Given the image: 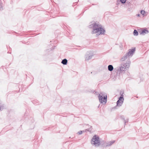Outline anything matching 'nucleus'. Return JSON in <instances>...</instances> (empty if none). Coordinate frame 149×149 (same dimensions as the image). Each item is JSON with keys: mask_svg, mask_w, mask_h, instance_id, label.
<instances>
[{"mask_svg": "<svg viewBox=\"0 0 149 149\" xmlns=\"http://www.w3.org/2000/svg\"><path fill=\"white\" fill-rule=\"evenodd\" d=\"M130 4H130V2H127L126 3V5L127 6H128V7L130 6Z\"/></svg>", "mask_w": 149, "mask_h": 149, "instance_id": "nucleus-16", "label": "nucleus"}, {"mask_svg": "<svg viewBox=\"0 0 149 149\" xmlns=\"http://www.w3.org/2000/svg\"><path fill=\"white\" fill-rule=\"evenodd\" d=\"M83 132H84V131H79L77 132V134H78L79 135H81L82 134Z\"/></svg>", "mask_w": 149, "mask_h": 149, "instance_id": "nucleus-17", "label": "nucleus"}, {"mask_svg": "<svg viewBox=\"0 0 149 149\" xmlns=\"http://www.w3.org/2000/svg\"><path fill=\"white\" fill-rule=\"evenodd\" d=\"M136 16L138 17H139L140 16V15L139 14H137Z\"/></svg>", "mask_w": 149, "mask_h": 149, "instance_id": "nucleus-21", "label": "nucleus"}, {"mask_svg": "<svg viewBox=\"0 0 149 149\" xmlns=\"http://www.w3.org/2000/svg\"><path fill=\"white\" fill-rule=\"evenodd\" d=\"M133 34L134 36H137L138 35V33L137 31L136 30H134L133 32Z\"/></svg>", "mask_w": 149, "mask_h": 149, "instance_id": "nucleus-12", "label": "nucleus"}, {"mask_svg": "<svg viewBox=\"0 0 149 149\" xmlns=\"http://www.w3.org/2000/svg\"><path fill=\"white\" fill-rule=\"evenodd\" d=\"M108 70L110 71H111L113 70V68L112 65H110L108 66Z\"/></svg>", "mask_w": 149, "mask_h": 149, "instance_id": "nucleus-9", "label": "nucleus"}, {"mask_svg": "<svg viewBox=\"0 0 149 149\" xmlns=\"http://www.w3.org/2000/svg\"><path fill=\"white\" fill-rule=\"evenodd\" d=\"M4 109V106L3 105L1 104V103H0V111H2Z\"/></svg>", "mask_w": 149, "mask_h": 149, "instance_id": "nucleus-14", "label": "nucleus"}, {"mask_svg": "<svg viewBox=\"0 0 149 149\" xmlns=\"http://www.w3.org/2000/svg\"><path fill=\"white\" fill-rule=\"evenodd\" d=\"M67 62L68 61L67 59L66 58H65L62 60L61 63L63 65H66L67 63Z\"/></svg>", "mask_w": 149, "mask_h": 149, "instance_id": "nucleus-10", "label": "nucleus"}, {"mask_svg": "<svg viewBox=\"0 0 149 149\" xmlns=\"http://www.w3.org/2000/svg\"><path fill=\"white\" fill-rule=\"evenodd\" d=\"M98 98L99 101L101 104H104L106 103L107 96L105 93H100L98 95Z\"/></svg>", "mask_w": 149, "mask_h": 149, "instance_id": "nucleus-3", "label": "nucleus"}, {"mask_svg": "<svg viewBox=\"0 0 149 149\" xmlns=\"http://www.w3.org/2000/svg\"><path fill=\"white\" fill-rule=\"evenodd\" d=\"M86 130L87 131H89V129H86Z\"/></svg>", "mask_w": 149, "mask_h": 149, "instance_id": "nucleus-22", "label": "nucleus"}, {"mask_svg": "<svg viewBox=\"0 0 149 149\" xmlns=\"http://www.w3.org/2000/svg\"><path fill=\"white\" fill-rule=\"evenodd\" d=\"M124 122L125 123V125H126V123L127 122H128V119H127L126 120H124Z\"/></svg>", "mask_w": 149, "mask_h": 149, "instance_id": "nucleus-19", "label": "nucleus"}, {"mask_svg": "<svg viewBox=\"0 0 149 149\" xmlns=\"http://www.w3.org/2000/svg\"><path fill=\"white\" fill-rule=\"evenodd\" d=\"M107 142H104L102 143V147H107Z\"/></svg>", "mask_w": 149, "mask_h": 149, "instance_id": "nucleus-13", "label": "nucleus"}, {"mask_svg": "<svg viewBox=\"0 0 149 149\" xmlns=\"http://www.w3.org/2000/svg\"><path fill=\"white\" fill-rule=\"evenodd\" d=\"M145 13V12L144 10H141V13L143 15H144V14Z\"/></svg>", "mask_w": 149, "mask_h": 149, "instance_id": "nucleus-15", "label": "nucleus"}, {"mask_svg": "<svg viewBox=\"0 0 149 149\" xmlns=\"http://www.w3.org/2000/svg\"><path fill=\"white\" fill-rule=\"evenodd\" d=\"M91 143L95 147H98L100 144L99 137L95 135L91 140Z\"/></svg>", "mask_w": 149, "mask_h": 149, "instance_id": "nucleus-4", "label": "nucleus"}, {"mask_svg": "<svg viewBox=\"0 0 149 149\" xmlns=\"http://www.w3.org/2000/svg\"><path fill=\"white\" fill-rule=\"evenodd\" d=\"M129 58L127 55L125 54L123 56L121 59V61L123 62L121 65L120 68V72H122L123 71H125L127 68H128L130 63V60L128 58L126 62L125 61Z\"/></svg>", "mask_w": 149, "mask_h": 149, "instance_id": "nucleus-1", "label": "nucleus"}, {"mask_svg": "<svg viewBox=\"0 0 149 149\" xmlns=\"http://www.w3.org/2000/svg\"><path fill=\"white\" fill-rule=\"evenodd\" d=\"M92 56L93 55H92L90 56H89L88 55H87L86 56V60L87 61H88L92 58Z\"/></svg>", "mask_w": 149, "mask_h": 149, "instance_id": "nucleus-11", "label": "nucleus"}, {"mask_svg": "<svg viewBox=\"0 0 149 149\" xmlns=\"http://www.w3.org/2000/svg\"><path fill=\"white\" fill-rule=\"evenodd\" d=\"M120 118L121 119H122V120H125V118H124V116H121L120 117Z\"/></svg>", "mask_w": 149, "mask_h": 149, "instance_id": "nucleus-20", "label": "nucleus"}, {"mask_svg": "<svg viewBox=\"0 0 149 149\" xmlns=\"http://www.w3.org/2000/svg\"><path fill=\"white\" fill-rule=\"evenodd\" d=\"M135 51V48L132 49H129L128 50V52L126 54L129 57L130 56L131 57L132 56L133 54H134Z\"/></svg>", "mask_w": 149, "mask_h": 149, "instance_id": "nucleus-6", "label": "nucleus"}, {"mask_svg": "<svg viewBox=\"0 0 149 149\" xmlns=\"http://www.w3.org/2000/svg\"><path fill=\"white\" fill-rule=\"evenodd\" d=\"M116 142L115 140H112L109 141H107V147L110 146H111L113 143Z\"/></svg>", "mask_w": 149, "mask_h": 149, "instance_id": "nucleus-8", "label": "nucleus"}, {"mask_svg": "<svg viewBox=\"0 0 149 149\" xmlns=\"http://www.w3.org/2000/svg\"><path fill=\"white\" fill-rule=\"evenodd\" d=\"M122 92H120L121 95L119 98V99L117 102V105L118 106H121L123 102L124 99L123 98V93H122Z\"/></svg>", "mask_w": 149, "mask_h": 149, "instance_id": "nucleus-5", "label": "nucleus"}, {"mask_svg": "<svg viewBox=\"0 0 149 149\" xmlns=\"http://www.w3.org/2000/svg\"><path fill=\"white\" fill-rule=\"evenodd\" d=\"M127 0H120V1L122 3H125Z\"/></svg>", "mask_w": 149, "mask_h": 149, "instance_id": "nucleus-18", "label": "nucleus"}, {"mask_svg": "<svg viewBox=\"0 0 149 149\" xmlns=\"http://www.w3.org/2000/svg\"><path fill=\"white\" fill-rule=\"evenodd\" d=\"M102 26L99 24L96 23H94L93 24L92 33H100L98 34V35L101 34H104L105 31L104 29L102 28Z\"/></svg>", "mask_w": 149, "mask_h": 149, "instance_id": "nucleus-2", "label": "nucleus"}, {"mask_svg": "<svg viewBox=\"0 0 149 149\" xmlns=\"http://www.w3.org/2000/svg\"><path fill=\"white\" fill-rule=\"evenodd\" d=\"M149 33V31L145 28L141 29V31L140 33V34L144 35Z\"/></svg>", "mask_w": 149, "mask_h": 149, "instance_id": "nucleus-7", "label": "nucleus"}]
</instances>
